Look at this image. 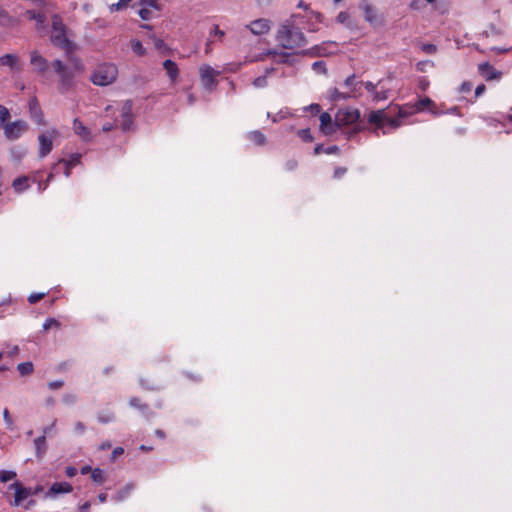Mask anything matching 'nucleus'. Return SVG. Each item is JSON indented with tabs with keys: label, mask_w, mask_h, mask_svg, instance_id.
<instances>
[{
	"label": "nucleus",
	"mask_w": 512,
	"mask_h": 512,
	"mask_svg": "<svg viewBox=\"0 0 512 512\" xmlns=\"http://www.w3.org/2000/svg\"><path fill=\"white\" fill-rule=\"evenodd\" d=\"M61 137V132L56 127H51L38 135V156L45 158L53 150L54 142Z\"/></svg>",
	"instance_id": "5"
},
{
	"label": "nucleus",
	"mask_w": 512,
	"mask_h": 512,
	"mask_svg": "<svg viewBox=\"0 0 512 512\" xmlns=\"http://www.w3.org/2000/svg\"><path fill=\"white\" fill-rule=\"evenodd\" d=\"M0 66L8 67L12 72L22 71L20 57L17 54H5L0 56Z\"/></svg>",
	"instance_id": "17"
},
{
	"label": "nucleus",
	"mask_w": 512,
	"mask_h": 512,
	"mask_svg": "<svg viewBox=\"0 0 512 512\" xmlns=\"http://www.w3.org/2000/svg\"><path fill=\"white\" fill-rule=\"evenodd\" d=\"M336 21L339 23V24H342L348 28H353L354 27V21H353V18L351 16V14L347 11H342L340 12L337 17H336Z\"/></svg>",
	"instance_id": "28"
},
{
	"label": "nucleus",
	"mask_w": 512,
	"mask_h": 512,
	"mask_svg": "<svg viewBox=\"0 0 512 512\" xmlns=\"http://www.w3.org/2000/svg\"><path fill=\"white\" fill-rule=\"evenodd\" d=\"M118 75V69L114 64L99 65L91 75V81L98 86H106L113 83Z\"/></svg>",
	"instance_id": "6"
},
{
	"label": "nucleus",
	"mask_w": 512,
	"mask_h": 512,
	"mask_svg": "<svg viewBox=\"0 0 512 512\" xmlns=\"http://www.w3.org/2000/svg\"><path fill=\"white\" fill-rule=\"evenodd\" d=\"M9 489L14 490L15 497L13 505L20 506L29 496L32 495L31 488L24 487L20 482L16 481L9 485Z\"/></svg>",
	"instance_id": "14"
},
{
	"label": "nucleus",
	"mask_w": 512,
	"mask_h": 512,
	"mask_svg": "<svg viewBox=\"0 0 512 512\" xmlns=\"http://www.w3.org/2000/svg\"><path fill=\"white\" fill-rule=\"evenodd\" d=\"M312 68L317 73H325L326 67L323 61H316L312 64Z\"/></svg>",
	"instance_id": "51"
},
{
	"label": "nucleus",
	"mask_w": 512,
	"mask_h": 512,
	"mask_svg": "<svg viewBox=\"0 0 512 512\" xmlns=\"http://www.w3.org/2000/svg\"><path fill=\"white\" fill-rule=\"evenodd\" d=\"M25 15L30 19V20H35L36 21V28L38 30L40 29H43L44 26H45V22H46V16L45 14L43 13H40V12H36L35 10H27Z\"/></svg>",
	"instance_id": "25"
},
{
	"label": "nucleus",
	"mask_w": 512,
	"mask_h": 512,
	"mask_svg": "<svg viewBox=\"0 0 512 512\" xmlns=\"http://www.w3.org/2000/svg\"><path fill=\"white\" fill-rule=\"evenodd\" d=\"M212 36L216 37L219 41H221L225 36V32L220 30L218 25H214L210 32V37Z\"/></svg>",
	"instance_id": "49"
},
{
	"label": "nucleus",
	"mask_w": 512,
	"mask_h": 512,
	"mask_svg": "<svg viewBox=\"0 0 512 512\" xmlns=\"http://www.w3.org/2000/svg\"><path fill=\"white\" fill-rule=\"evenodd\" d=\"M154 11L153 9L140 7L138 14L143 20H150L154 15Z\"/></svg>",
	"instance_id": "40"
},
{
	"label": "nucleus",
	"mask_w": 512,
	"mask_h": 512,
	"mask_svg": "<svg viewBox=\"0 0 512 512\" xmlns=\"http://www.w3.org/2000/svg\"><path fill=\"white\" fill-rule=\"evenodd\" d=\"M3 419H4V422H5V425H6V428L10 431L14 430L15 429V424H14V421L10 415V412L7 408H5L3 410Z\"/></svg>",
	"instance_id": "39"
},
{
	"label": "nucleus",
	"mask_w": 512,
	"mask_h": 512,
	"mask_svg": "<svg viewBox=\"0 0 512 512\" xmlns=\"http://www.w3.org/2000/svg\"><path fill=\"white\" fill-rule=\"evenodd\" d=\"M251 33L254 35H263L270 31V21L267 19H257L252 21L249 25H246Z\"/></svg>",
	"instance_id": "19"
},
{
	"label": "nucleus",
	"mask_w": 512,
	"mask_h": 512,
	"mask_svg": "<svg viewBox=\"0 0 512 512\" xmlns=\"http://www.w3.org/2000/svg\"><path fill=\"white\" fill-rule=\"evenodd\" d=\"M65 473L68 477H74L77 474V469L75 467L69 466L65 469Z\"/></svg>",
	"instance_id": "60"
},
{
	"label": "nucleus",
	"mask_w": 512,
	"mask_h": 512,
	"mask_svg": "<svg viewBox=\"0 0 512 512\" xmlns=\"http://www.w3.org/2000/svg\"><path fill=\"white\" fill-rule=\"evenodd\" d=\"M358 8L363 12L365 21L370 25L381 23L377 8L369 0H360Z\"/></svg>",
	"instance_id": "12"
},
{
	"label": "nucleus",
	"mask_w": 512,
	"mask_h": 512,
	"mask_svg": "<svg viewBox=\"0 0 512 512\" xmlns=\"http://www.w3.org/2000/svg\"><path fill=\"white\" fill-rule=\"evenodd\" d=\"M139 6L144 8H149L153 10H158L157 0H139Z\"/></svg>",
	"instance_id": "44"
},
{
	"label": "nucleus",
	"mask_w": 512,
	"mask_h": 512,
	"mask_svg": "<svg viewBox=\"0 0 512 512\" xmlns=\"http://www.w3.org/2000/svg\"><path fill=\"white\" fill-rule=\"evenodd\" d=\"M472 90V83L465 81L460 86V92L461 93H468Z\"/></svg>",
	"instance_id": "55"
},
{
	"label": "nucleus",
	"mask_w": 512,
	"mask_h": 512,
	"mask_svg": "<svg viewBox=\"0 0 512 512\" xmlns=\"http://www.w3.org/2000/svg\"><path fill=\"white\" fill-rule=\"evenodd\" d=\"M52 327H55V328H59L60 327V322L54 318H48L46 319V321L44 322L43 324V329L44 330H48Z\"/></svg>",
	"instance_id": "48"
},
{
	"label": "nucleus",
	"mask_w": 512,
	"mask_h": 512,
	"mask_svg": "<svg viewBox=\"0 0 512 512\" xmlns=\"http://www.w3.org/2000/svg\"><path fill=\"white\" fill-rule=\"evenodd\" d=\"M132 489H133V486L131 484L126 485L122 490L118 491L114 495L113 499L117 502L123 501L130 495Z\"/></svg>",
	"instance_id": "32"
},
{
	"label": "nucleus",
	"mask_w": 512,
	"mask_h": 512,
	"mask_svg": "<svg viewBox=\"0 0 512 512\" xmlns=\"http://www.w3.org/2000/svg\"><path fill=\"white\" fill-rule=\"evenodd\" d=\"M17 370L22 376L29 375L33 372L32 362H23L18 364Z\"/></svg>",
	"instance_id": "36"
},
{
	"label": "nucleus",
	"mask_w": 512,
	"mask_h": 512,
	"mask_svg": "<svg viewBox=\"0 0 512 512\" xmlns=\"http://www.w3.org/2000/svg\"><path fill=\"white\" fill-rule=\"evenodd\" d=\"M36 453L38 456L42 455L46 450V437L42 435L34 440Z\"/></svg>",
	"instance_id": "33"
},
{
	"label": "nucleus",
	"mask_w": 512,
	"mask_h": 512,
	"mask_svg": "<svg viewBox=\"0 0 512 512\" xmlns=\"http://www.w3.org/2000/svg\"><path fill=\"white\" fill-rule=\"evenodd\" d=\"M402 117L398 118H391L389 117L384 110H376L370 112L368 115V122L371 124H375L377 129H380L383 131V133H386V128L396 129L402 125L401 119Z\"/></svg>",
	"instance_id": "7"
},
{
	"label": "nucleus",
	"mask_w": 512,
	"mask_h": 512,
	"mask_svg": "<svg viewBox=\"0 0 512 512\" xmlns=\"http://www.w3.org/2000/svg\"><path fill=\"white\" fill-rule=\"evenodd\" d=\"M114 414L111 412L108 413H100L97 416V419L100 423L107 424L114 420Z\"/></svg>",
	"instance_id": "43"
},
{
	"label": "nucleus",
	"mask_w": 512,
	"mask_h": 512,
	"mask_svg": "<svg viewBox=\"0 0 512 512\" xmlns=\"http://www.w3.org/2000/svg\"><path fill=\"white\" fill-rule=\"evenodd\" d=\"M29 107H30V113H31L32 119L37 124L43 125L44 124V117H43V114H42V112H41L37 102L35 100L30 101Z\"/></svg>",
	"instance_id": "26"
},
{
	"label": "nucleus",
	"mask_w": 512,
	"mask_h": 512,
	"mask_svg": "<svg viewBox=\"0 0 512 512\" xmlns=\"http://www.w3.org/2000/svg\"><path fill=\"white\" fill-rule=\"evenodd\" d=\"M17 192H22L28 188V178L26 176L16 178L12 183Z\"/></svg>",
	"instance_id": "29"
},
{
	"label": "nucleus",
	"mask_w": 512,
	"mask_h": 512,
	"mask_svg": "<svg viewBox=\"0 0 512 512\" xmlns=\"http://www.w3.org/2000/svg\"><path fill=\"white\" fill-rule=\"evenodd\" d=\"M490 51L496 52L497 54L507 53L512 51V48H506V47H492L490 48Z\"/></svg>",
	"instance_id": "57"
},
{
	"label": "nucleus",
	"mask_w": 512,
	"mask_h": 512,
	"mask_svg": "<svg viewBox=\"0 0 512 512\" xmlns=\"http://www.w3.org/2000/svg\"><path fill=\"white\" fill-rule=\"evenodd\" d=\"M82 155L80 153H74L69 156L68 159H61L59 163H63L67 167H74L80 163Z\"/></svg>",
	"instance_id": "30"
},
{
	"label": "nucleus",
	"mask_w": 512,
	"mask_h": 512,
	"mask_svg": "<svg viewBox=\"0 0 512 512\" xmlns=\"http://www.w3.org/2000/svg\"><path fill=\"white\" fill-rule=\"evenodd\" d=\"M276 40L285 49H295L305 44L304 34L294 27L292 20L287 21L279 28Z\"/></svg>",
	"instance_id": "3"
},
{
	"label": "nucleus",
	"mask_w": 512,
	"mask_h": 512,
	"mask_svg": "<svg viewBox=\"0 0 512 512\" xmlns=\"http://www.w3.org/2000/svg\"><path fill=\"white\" fill-rule=\"evenodd\" d=\"M298 134L301 137V139H303L306 142H311L313 140L310 129H302L298 132Z\"/></svg>",
	"instance_id": "50"
},
{
	"label": "nucleus",
	"mask_w": 512,
	"mask_h": 512,
	"mask_svg": "<svg viewBox=\"0 0 512 512\" xmlns=\"http://www.w3.org/2000/svg\"><path fill=\"white\" fill-rule=\"evenodd\" d=\"M91 478L94 482L101 484L106 480V473L100 468H95L92 470Z\"/></svg>",
	"instance_id": "34"
},
{
	"label": "nucleus",
	"mask_w": 512,
	"mask_h": 512,
	"mask_svg": "<svg viewBox=\"0 0 512 512\" xmlns=\"http://www.w3.org/2000/svg\"><path fill=\"white\" fill-rule=\"evenodd\" d=\"M124 450L121 447H117L112 451V459H116L118 456L123 454Z\"/></svg>",
	"instance_id": "64"
},
{
	"label": "nucleus",
	"mask_w": 512,
	"mask_h": 512,
	"mask_svg": "<svg viewBox=\"0 0 512 512\" xmlns=\"http://www.w3.org/2000/svg\"><path fill=\"white\" fill-rule=\"evenodd\" d=\"M131 1L132 0H119L117 3H114L110 6V11L111 12L120 11V10L126 8Z\"/></svg>",
	"instance_id": "42"
},
{
	"label": "nucleus",
	"mask_w": 512,
	"mask_h": 512,
	"mask_svg": "<svg viewBox=\"0 0 512 512\" xmlns=\"http://www.w3.org/2000/svg\"><path fill=\"white\" fill-rule=\"evenodd\" d=\"M62 401L64 404L71 406L77 402V396L73 393H67L63 395Z\"/></svg>",
	"instance_id": "45"
},
{
	"label": "nucleus",
	"mask_w": 512,
	"mask_h": 512,
	"mask_svg": "<svg viewBox=\"0 0 512 512\" xmlns=\"http://www.w3.org/2000/svg\"><path fill=\"white\" fill-rule=\"evenodd\" d=\"M345 91L338 88H331L328 91V97L331 102L347 101L349 99H359L363 95V81L357 79L355 74L348 76L344 82Z\"/></svg>",
	"instance_id": "2"
},
{
	"label": "nucleus",
	"mask_w": 512,
	"mask_h": 512,
	"mask_svg": "<svg viewBox=\"0 0 512 512\" xmlns=\"http://www.w3.org/2000/svg\"><path fill=\"white\" fill-rule=\"evenodd\" d=\"M305 110H309L311 113L317 114L320 112L321 107L318 104H311L310 106L306 107Z\"/></svg>",
	"instance_id": "58"
},
{
	"label": "nucleus",
	"mask_w": 512,
	"mask_h": 512,
	"mask_svg": "<svg viewBox=\"0 0 512 512\" xmlns=\"http://www.w3.org/2000/svg\"><path fill=\"white\" fill-rule=\"evenodd\" d=\"M52 33L50 36V41L52 44L62 50H64L66 53H71L75 49V45L73 42H71L67 35H66V26L64 25L62 18L55 14L52 17Z\"/></svg>",
	"instance_id": "4"
},
{
	"label": "nucleus",
	"mask_w": 512,
	"mask_h": 512,
	"mask_svg": "<svg viewBox=\"0 0 512 512\" xmlns=\"http://www.w3.org/2000/svg\"><path fill=\"white\" fill-rule=\"evenodd\" d=\"M20 19L12 16L4 7L0 5V27L4 29H14L20 25Z\"/></svg>",
	"instance_id": "18"
},
{
	"label": "nucleus",
	"mask_w": 512,
	"mask_h": 512,
	"mask_svg": "<svg viewBox=\"0 0 512 512\" xmlns=\"http://www.w3.org/2000/svg\"><path fill=\"white\" fill-rule=\"evenodd\" d=\"M73 491V487L68 482H55L53 483L48 491L45 493V498L54 499L60 494H68Z\"/></svg>",
	"instance_id": "15"
},
{
	"label": "nucleus",
	"mask_w": 512,
	"mask_h": 512,
	"mask_svg": "<svg viewBox=\"0 0 512 512\" xmlns=\"http://www.w3.org/2000/svg\"><path fill=\"white\" fill-rule=\"evenodd\" d=\"M345 173H346V168H342V167L336 168L335 171H334V177L335 178H340Z\"/></svg>",
	"instance_id": "62"
},
{
	"label": "nucleus",
	"mask_w": 512,
	"mask_h": 512,
	"mask_svg": "<svg viewBox=\"0 0 512 512\" xmlns=\"http://www.w3.org/2000/svg\"><path fill=\"white\" fill-rule=\"evenodd\" d=\"M131 49L135 54L139 56H143L146 53L144 46L139 40H132Z\"/></svg>",
	"instance_id": "38"
},
{
	"label": "nucleus",
	"mask_w": 512,
	"mask_h": 512,
	"mask_svg": "<svg viewBox=\"0 0 512 512\" xmlns=\"http://www.w3.org/2000/svg\"><path fill=\"white\" fill-rule=\"evenodd\" d=\"M73 131L84 142H90L92 140L90 129L86 127L78 118H75L73 121Z\"/></svg>",
	"instance_id": "22"
},
{
	"label": "nucleus",
	"mask_w": 512,
	"mask_h": 512,
	"mask_svg": "<svg viewBox=\"0 0 512 512\" xmlns=\"http://www.w3.org/2000/svg\"><path fill=\"white\" fill-rule=\"evenodd\" d=\"M360 118V111L357 108L346 107L339 109L335 116L337 126H346L353 124Z\"/></svg>",
	"instance_id": "10"
},
{
	"label": "nucleus",
	"mask_w": 512,
	"mask_h": 512,
	"mask_svg": "<svg viewBox=\"0 0 512 512\" xmlns=\"http://www.w3.org/2000/svg\"><path fill=\"white\" fill-rule=\"evenodd\" d=\"M163 68L165 69L171 82L175 83L177 80L178 74H179V69H178L177 64L174 61L167 59L163 62Z\"/></svg>",
	"instance_id": "23"
},
{
	"label": "nucleus",
	"mask_w": 512,
	"mask_h": 512,
	"mask_svg": "<svg viewBox=\"0 0 512 512\" xmlns=\"http://www.w3.org/2000/svg\"><path fill=\"white\" fill-rule=\"evenodd\" d=\"M248 138L257 145H264L266 143L265 135L257 130L249 132Z\"/></svg>",
	"instance_id": "31"
},
{
	"label": "nucleus",
	"mask_w": 512,
	"mask_h": 512,
	"mask_svg": "<svg viewBox=\"0 0 512 512\" xmlns=\"http://www.w3.org/2000/svg\"><path fill=\"white\" fill-rule=\"evenodd\" d=\"M290 116V112L287 108L281 109L277 114L271 115V113H267V117L271 118L273 122H278L282 119L288 118Z\"/></svg>",
	"instance_id": "35"
},
{
	"label": "nucleus",
	"mask_w": 512,
	"mask_h": 512,
	"mask_svg": "<svg viewBox=\"0 0 512 512\" xmlns=\"http://www.w3.org/2000/svg\"><path fill=\"white\" fill-rule=\"evenodd\" d=\"M9 117V110L6 107L0 105V127L4 125V123L9 119Z\"/></svg>",
	"instance_id": "46"
},
{
	"label": "nucleus",
	"mask_w": 512,
	"mask_h": 512,
	"mask_svg": "<svg viewBox=\"0 0 512 512\" xmlns=\"http://www.w3.org/2000/svg\"><path fill=\"white\" fill-rule=\"evenodd\" d=\"M478 71L480 74L487 80H498L501 78L502 73L496 70L492 65L488 62L481 63L478 65Z\"/></svg>",
	"instance_id": "21"
},
{
	"label": "nucleus",
	"mask_w": 512,
	"mask_h": 512,
	"mask_svg": "<svg viewBox=\"0 0 512 512\" xmlns=\"http://www.w3.org/2000/svg\"><path fill=\"white\" fill-rule=\"evenodd\" d=\"M72 66L65 65L61 60L57 59L52 62L54 71L59 76L58 91L61 94H66L75 85V78L77 74L84 71V64L78 58L71 59Z\"/></svg>",
	"instance_id": "1"
},
{
	"label": "nucleus",
	"mask_w": 512,
	"mask_h": 512,
	"mask_svg": "<svg viewBox=\"0 0 512 512\" xmlns=\"http://www.w3.org/2000/svg\"><path fill=\"white\" fill-rule=\"evenodd\" d=\"M64 385L63 380L51 381L48 383V388L51 390H56L61 388Z\"/></svg>",
	"instance_id": "54"
},
{
	"label": "nucleus",
	"mask_w": 512,
	"mask_h": 512,
	"mask_svg": "<svg viewBox=\"0 0 512 512\" xmlns=\"http://www.w3.org/2000/svg\"><path fill=\"white\" fill-rule=\"evenodd\" d=\"M320 129L326 135L334 132L332 118L327 112H324L320 115Z\"/></svg>",
	"instance_id": "24"
},
{
	"label": "nucleus",
	"mask_w": 512,
	"mask_h": 512,
	"mask_svg": "<svg viewBox=\"0 0 512 512\" xmlns=\"http://www.w3.org/2000/svg\"><path fill=\"white\" fill-rule=\"evenodd\" d=\"M91 507V503L89 501L78 507V512H89Z\"/></svg>",
	"instance_id": "59"
},
{
	"label": "nucleus",
	"mask_w": 512,
	"mask_h": 512,
	"mask_svg": "<svg viewBox=\"0 0 512 512\" xmlns=\"http://www.w3.org/2000/svg\"><path fill=\"white\" fill-rule=\"evenodd\" d=\"M132 125V102L126 101L121 108V127L124 131L131 128Z\"/></svg>",
	"instance_id": "20"
},
{
	"label": "nucleus",
	"mask_w": 512,
	"mask_h": 512,
	"mask_svg": "<svg viewBox=\"0 0 512 512\" xmlns=\"http://www.w3.org/2000/svg\"><path fill=\"white\" fill-rule=\"evenodd\" d=\"M17 477V473L13 470H0V481L6 483Z\"/></svg>",
	"instance_id": "37"
},
{
	"label": "nucleus",
	"mask_w": 512,
	"mask_h": 512,
	"mask_svg": "<svg viewBox=\"0 0 512 512\" xmlns=\"http://www.w3.org/2000/svg\"><path fill=\"white\" fill-rule=\"evenodd\" d=\"M75 431L78 433V434H82L84 433L85 431V425L82 423V422H77L75 424Z\"/></svg>",
	"instance_id": "63"
},
{
	"label": "nucleus",
	"mask_w": 512,
	"mask_h": 512,
	"mask_svg": "<svg viewBox=\"0 0 512 512\" xmlns=\"http://www.w3.org/2000/svg\"><path fill=\"white\" fill-rule=\"evenodd\" d=\"M421 49L427 54H434L437 51V47L434 44H423Z\"/></svg>",
	"instance_id": "52"
},
{
	"label": "nucleus",
	"mask_w": 512,
	"mask_h": 512,
	"mask_svg": "<svg viewBox=\"0 0 512 512\" xmlns=\"http://www.w3.org/2000/svg\"><path fill=\"white\" fill-rule=\"evenodd\" d=\"M30 64L37 73L43 74L48 69L47 59L44 58L37 50L30 52Z\"/></svg>",
	"instance_id": "16"
},
{
	"label": "nucleus",
	"mask_w": 512,
	"mask_h": 512,
	"mask_svg": "<svg viewBox=\"0 0 512 512\" xmlns=\"http://www.w3.org/2000/svg\"><path fill=\"white\" fill-rule=\"evenodd\" d=\"M437 0H411L410 8L417 11H423L428 5L435 7Z\"/></svg>",
	"instance_id": "27"
},
{
	"label": "nucleus",
	"mask_w": 512,
	"mask_h": 512,
	"mask_svg": "<svg viewBox=\"0 0 512 512\" xmlns=\"http://www.w3.org/2000/svg\"><path fill=\"white\" fill-rule=\"evenodd\" d=\"M485 90H486V87H485V85H484V84H480V85H478V86L476 87V89H475V96H476V97L481 96V95L485 92Z\"/></svg>",
	"instance_id": "61"
},
{
	"label": "nucleus",
	"mask_w": 512,
	"mask_h": 512,
	"mask_svg": "<svg viewBox=\"0 0 512 512\" xmlns=\"http://www.w3.org/2000/svg\"><path fill=\"white\" fill-rule=\"evenodd\" d=\"M219 71L215 70L208 64H203L199 67V76L203 87L207 90H212L217 83V76Z\"/></svg>",
	"instance_id": "11"
},
{
	"label": "nucleus",
	"mask_w": 512,
	"mask_h": 512,
	"mask_svg": "<svg viewBox=\"0 0 512 512\" xmlns=\"http://www.w3.org/2000/svg\"><path fill=\"white\" fill-rule=\"evenodd\" d=\"M424 110H428L434 116H439L444 114L443 111L439 110L435 104V102L429 97H424L415 103L411 112H408L405 108H400L398 111L399 117H407L409 114L415 112H422Z\"/></svg>",
	"instance_id": "8"
},
{
	"label": "nucleus",
	"mask_w": 512,
	"mask_h": 512,
	"mask_svg": "<svg viewBox=\"0 0 512 512\" xmlns=\"http://www.w3.org/2000/svg\"><path fill=\"white\" fill-rule=\"evenodd\" d=\"M28 129V125L23 120H17L4 126V134L9 140L20 138Z\"/></svg>",
	"instance_id": "13"
},
{
	"label": "nucleus",
	"mask_w": 512,
	"mask_h": 512,
	"mask_svg": "<svg viewBox=\"0 0 512 512\" xmlns=\"http://www.w3.org/2000/svg\"><path fill=\"white\" fill-rule=\"evenodd\" d=\"M430 83L428 81L427 78L425 77H421L419 80H418V86L419 88L422 90V91H426L429 87Z\"/></svg>",
	"instance_id": "53"
},
{
	"label": "nucleus",
	"mask_w": 512,
	"mask_h": 512,
	"mask_svg": "<svg viewBox=\"0 0 512 512\" xmlns=\"http://www.w3.org/2000/svg\"><path fill=\"white\" fill-rule=\"evenodd\" d=\"M434 67V62L431 60L419 61L416 64V69L420 72H426L428 68Z\"/></svg>",
	"instance_id": "41"
},
{
	"label": "nucleus",
	"mask_w": 512,
	"mask_h": 512,
	"mask_svg": "<svg viewBox=\"0 0 512 512\" xmlns=\"http://www.w3.org/2000/svg\"><path fill=\"white\" fill-rule=\"evenodd\" d=\"M43 296H44V293H33L29 296L28 301L31 304H34V303L38 302Z\"/></svg>",
	"instance_id": "56"
},
{
	"label": "nucleus",
	"mask_w": 512,
	"mask_h": 512,
	"mask_svg": "<svg viewBox=\"0 0 512 512\" xmlns=\"http://www.w3.org/2000/svg\"><path fill=\"white\" fill-rule=\"evenodd\" d=\"M267 84H268V81H267V76L266 75L259 76V77L255 78L254 81H253V85L256 88H264V87L267 86Z\"/></svg>",
	"instance_id": "47"
},
{
	"label": "nucleus",
	"mask_w": 512,
	"mask_h": 512,
	"mask_svg": "<svg viewBox=\"0 0 512 512\" xmlns=\"http://www.w3.org/2000/svg\"><path fill=\"white\" fill-rule=\"evenodd\" d=\"M363 88L370 93L371 99L374 102L387 100L390 96V89L383 80H379L377 83L371 81L363 82Z\"/></svg>",
	"instance_id": "9"
}]
</instances>
